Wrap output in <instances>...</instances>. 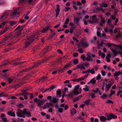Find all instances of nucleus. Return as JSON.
Here are the masks:
<instances>
[{"instance_id":"obj_1","label":"nucleus","mask_w":122,"mask_h":122,"mask_svg":"<svg viewBox=\"0 0 122 122\" xmlns=\"http://www.w3.org/2000/svg\"><path fill=\"white\" fill-rule=\"evenodd\" d=\"M24 26H21L20 29L19 31H17L15 35L10 34L8 36L6 37L3 39V42H5L6 41H8L15 38H18L20 34L21 31L24 28Z\"/></svg>"},{"instance_id":"obj_2","label":"nucleus","mask_w":122,"mask_h":122,"mask_svg":"<svg viewBox=\"0 0 122 122\" xmlns=\"http://www.w3.org/2000/svg\"><path fill=\"white\" fill-rule=\"evenodd\" d=\"M36 38L35 36H33L30 37L28 38L25 42V48H27L30 45L35 39H37L38 37Z\"/></svg>"},{"instance_id":"obj_3","label":"nucleus","mask_w":122,"mask_h":122,"mask_svg":"<svg viewBox=\"0 0 122 122\" xmlns=\"http://www.w3.org/2000/svg\"><path fill=\"white\" fill-rule=\"evenodd\" d=\"M80 87V85H77L76 86H75L74 90L73 92L71 93H70L68 94L69 97H70L71 98H73L74 95H77L81 93V92H78Z\"/></svg>"},{"instance_id":"obj_4","label":"nucleus","mask_w":122,"mask_h":122,"mask_svg":"<svg viewBox=\"0 0 122 122\" xmlns=\"http://www.w3.org/2000/svg\"><path fill=\"white\" fill-rule=\"evenodd\" d=\"M21 111V110L19 109L18 110L17 112H16L17 116L20 117H25V115Z\"/></svg>"},{"instance_id":"obj_5","label":"nucleus","mask_w":122,"mask_h":122,"mask_svg":"<svg viewBox=\"0 0 122 122\" xmlns=\"http://www.w3.org/2000/svg\"><path fill=\"white\" fill-rule=\"evenodd\" d=\"M109 117L107 116H106L107 117V120L109 121L112 119H115L117 118V116L111 113L109 115Z\"/></svg>"},{"instance_id":"obj_6","label":"nucleus","mask_w":122,"mask_h":122,"mask_svg":"<svg viewBox=\"0 0 122 122\" xmlns=\"http://www.w3.org/2000/svg\"><path fill=\"white\" fill-rule=\"evenodd\" d=\"M88 46V44L84 41H81L80 44L79 45L80 47H87Z\"/></svg>"},{"instance_id":"obj_7","label":"nucleus","mask_w":122,"mask_h":122,"mask_svg":"<svg viewBox=\"0 0 122 122\" xmlns=\"http://www.w3.org/2000/svg\"><path fill=\"white\" fill-rule=\"evenodd\" d=\"M121 51H117L116 50H115L114 51L112 52L113 54H114V57H115L117 56V54L120 55V54L121 53Z\"/></svg>"},{"instance_id":"obj_8","label":"nucleus","mask_w":122,"mask_h":122,"mask_svg":"<svg viewBox=\"0 0 122 122\" xmlns=\"http://www.w3.org/2000/svg\"><path fill=\"white\" fill-rule=\"evenodd\" d=\"M19 8H16L13 12L12 14L13 15H18L19 14L20 11Z\"/></svg>"},{"instance_id":"obj_9","label":"nucleus","mask_w":122,"mask_h":122,"mask_svg":"<svg viewBox=\"0 0 122 122\" xmlns=\"http://www.w3.org/2000/svg\"><path fill=\"white\" fill-rule=\"evenodd\" d=\"M62 93L61 91L59 89H58L56 91V97H60L61 96V94Z\"/></svg>"},{"instance_id":"obj_10","label":"nucleus","mask_w":122,"mask_h":122,"mask_svg":"<svg viewBox=\"0 0 122 122\" xmlns=\"http://www.w3.org/2000/svg\"><path fill=\"white\" fill-rule=\"evenodd\" d=\"M50 26L49 25L47 27L44 28H43L41 30V32L42 33H45L47 31L50 29Z\"/></svg>"},{"instance_id":"obj_11","label":"nucleus","mask_w":122,"mask_h":122,"mask_svg":"<svg viewBox=\"0 0 122 122\" xmlns=\"http://www.w3.org/2000/svg\"><path fill=\"white\" fill-rule=\"evenodd\" d=\"M7 14H5L0 17V21H1L4 20L6 18H7Z\"/></svg>"},{"instance_id":"obj_12","label":"nucleus","mask_w":122,"mask_h":122,"mask_svg":"<svg viewBox=\"0 0 122 122\" xmlns=\"http://www.w3.org/2000/svg\"><path fill=\"white\" fill-rule=\"evenodd\" d=\"M7 114L10 116L13 117L15 116V115L14 112H12V111H10L7 112Z\"/></svg>"},{"instance_id":"obj_13","label":"nucleus","mask_w":122,"mask_h":122,"mask_svg":"<svg viewBox=\"0 0 122 122\" xmlns=\"http://www.w3.org/2000/svg\"><path fill=\"white\" fill-rule=\"evenodd\" d=\"M59 101V99L58 98H57L56 97L53 98L52 100V102L54 103H56V102H58Z\"/></svg>"},{"instance_id":"obj_14","label":"nucleus","mask_w":122,"mask_h":122,"mask_svg":"<svg viewBox=\"0 0 122 122\" xmlns=\"http://www.w3.org/2000/svg\"><path fill=\"white\" fill-rule=\"evenodd\" d=\"M41 62H37L35 63L34 64V65L32 66L31 67V68H32V69L33 68L35 67L39 66Z\"/></svg>"},{"instance_id":"obj_15","label":"nucleus","mask_w":122,"mask_h":122,"mask_svg":"<svg viewBox=\"0 0 122 122\" xmlns=\"http://www.w3.org/2000/svg\"><path fill=\"white\" fill-rule=\"evenodd\" d=\"M76 113V110L74 108H73L72 110H71L70 111V113L72 116L75 115Z\"/></svg>"},{"instance_id":"obj_16","label":"nucleus","mask_w":122,"mask_h":122,"mask_svg":"<svg viewBox=\"0 0 122 122\" xmlns=\"http://www.w3.org/2000/svg\"><path fill=\"white\" fill-rule=\"evenodd\" d=\"M74 22L77 24L80 21V19L78 17H74Z\"/></svg>"},{"instance_id":"obj_17","label":"nucleus","mask_w":122,"mask_h":122,"mask_svg":"<svg viewBox=\"0 0 122 122\" xmlns=\"http://www.w3.org/2000/svg\"><path fill=\"white\" fill-rule=\"evenodd\" d=\"M112 46L117 47L118 48H119L122 51V46H118V45H116L115 44L112 43Z\"/></svg>"},{"instance_id":"obj_18","label":"nucleus","mask_w":122,"mask_h":122,"mask_svg":"<svg viewBox=\"0 0 122 122\" xmlns=\"http://www.w3.org/2000/svg\"><path fill=\"white\" fill-rule=\"evenodd\" d=\"M112 85V84L110 85V84H106V88L105 90H107V91H108L110 88L111 87V86Z\"/></svg>"},{"instance_id":"obj_19","label":"nucleus","mask_w":122,"mask_h":122,"mask_svg":"<svg viewBox=\"0 0 122 122\" xmlns=\"http://www.w3.org/2000/svg\"><path fill=\"white\" fill-rule=\"evenodd\" d=\"M100 120L101 121H105L107 120V119L104 116H101L100 117Z\"/></svg>"},{"instance_id":"obj_20","label":"nucleus","mask_w":122,"mask_h":122,"mask_svg":"<svg viewBox=\"0 0 122 122\" xmlns=\"http://www.w3.org/2000/svg\"><path fill=\"white\" fill-rule=\"evenodd\" d=\"M32 68L30 67L29 68L23 70L22 71L20 72L21 73H22L23 72H26L32 69Z\"/></svg>"},{"instance_id":"obj_21","label":"nucleus","mask_w":122,"mask_h":122,"mask_svg":"<svg viewBox=\"0 0 122 122\" xmlns=\"http://www.w3.org/2000/svg\"><path fill=\"white\" fill-rule=\"evenodd\" d=\"M10 64V62L8 60H7L4 62L3 63L2 65L4 66H6Z\"/></svg>"},{"instance_id":"obj_22","label":"nucleus","mask_w":122,"mask_h":122,"mask_svg":"<svg viewBox=\"0 0 122 122\" xmlns=\"http://www.w3.org/2000/svg\"><path fill=\"white\" fill-rule=\"evenodd\" d=\"M96 80L94 78H93L90 80V82L93 85L96 83Z\"/></svg>"},{"instance_id":"obj_23","label":"nucleus","mask_w":122,"mask_h":122,"mask_svg":"<svg viewBox=\"0 0 122 122\" xmlns=\"http://www.w3.org/2000/svg\"><path fill=\"white\" fill-rule=\"evenodd\" d=\"M121 74V71H118L117 72L116 71L114 74V76H119Z\"/></svg>"},{"instance_id":"obj_24","label":"nucleus","mask_w":122,"mask_h":122,"mask_svg":"<svg viewBox=\"0 0 122 122\" xmlns=\"http://www.w3.org/2000/svg\"><path fill=\"white\" fill-rule=\"evenodd\" d=\"M91 101V100L90 99H87L84 102V103L87 105H89Z\"/></svg>"},{"instance_id":"obj_25","label":"nucleus","mask_w":122,"mask_h":122,"mask_svg":"<svg viewBox=\"0 0 122 122\" xmlns=\"http://www.w3.org/2000/svg\"><path fill=\"white\" fill-rule=\"evenodd\" d=\"M5 24L6 22L5 21H4L1 23L0 24V28L4 27Z\"/></svg>"},{"instance_id":"obj_26","label":"nucleus","mask_w":122,"mask_h":122,"mask_svg":"<svg viewBox=\"0 0 122 122\" xmlns=\"http://www.w3.org/2000/svg\"><path fill=\"white\" fill-rule=\"evenodd\" d=\"M51 48V47L50 46H48V47L45 48L46 51H44L45 53H46V52L48 51H49Z\"/></svg>"},{"instance_id":"obj_27","label":"nucleus","mask_w":122,"mask_h":122,"mask_svg":"<svg viewBox=\"0 0 122 122\" xmlns=\"http://www.w3.org/2000/svg\"><path fill=\"white\" fill-rule=\"evenodd\" d=\"M7 30V28H5L3 30L0 31V36L3 34L4 32H6Z\"/></svg>"},{"instance_id":"obj_28","label":"nucleus","mask_w":122,"mask_h":122,"mask_svg":"<svg viewBox=\"0 0 122 122\" xmlns=\"http://www.w3.org/2000/svg\"><path fill=\"white\" fill-rule=\"evenodd\" d=\"M75 27L74 26H72L71 27L70 30V32L71 34L73 33V30L75 29Z\"/></svg>"},{"instance_id":"obj_29","label":"nucleus","mask_w":122,"mask_h":122,"mask_svg":"<svg viewBox=\"0 0 122 122\" xmlns=\"http://www.w3.org/2000/svg\"><path fill=\"white\" fill-rule=\"evenodd\" d=\"M22 112V113L24 114L25 115V116L26 115V114L27 113V112H28L27 111V109H24L23 111L21 110V111Z\"/></svg>"},{"instance_id":"obj_30","label":"nucleus","mask_w":122,"mask_h":122,"mask_svg":"<svg viewBox=\"0 0 122 122\" xmlns=\"http://www.w3.org/2000/svg\"><path fill=\"white\" fill-rule=\"evenodd\" d=\"M56 34V32H54L53 33V34L51 33L50 34V36L49 37V39H50L51 38H52L54 36H55Z\"/></svg>"},{"instance_id":"obj_31","label":"nucleus","mask_w":122,"mask_h":122,"mask_svg":"<svg viewBox=\"0 0 122 122\" xmlns=\"http://www.w3.org/2000/svg\"><path fill=\"white\" fill-rule=\"evenodd\" d=\"M107 94L106 93H104L101 96V97L102 99H104L107 97Z\"/></svg>"},{"instance_id":"obj_32","label":"nucleus","mask_w":122,"mask_h":122,"mask_svg":"<svg viewBox=\"0 0 122 122\" xmlns=\"http://www.w3.org/2000/svg\"><path fill=\"white\" fill-rule=\"evenodd\" d=\"M7 96V95L4 92H2L0 93V97H2L3 96L6 97Z\"/></svg>"},{"instance_id":"obj_33","label":"nucleus","mask_w":122,"mask_h":122,"mask_svg":"<svg viewBox=\"0 0 122 122\" xmlns=\"http://www.w3.org/2000/svg\"><path fill=\"white\" fill-rule=\"evenodd\" d=\"M112 20L111 19H109L107 20V23L109 25H110L111 24Z\"/></svg>"},{"instance_id":"obj_34","label":"nucleus","mask_w":122,"mask_h":122,"mask_svg":"<svg viewBox=\"0 0 122 122\" xmlns=\"http://www.w3.org/2000/svg\"><path fill=\"white\" fill-rule=\"evenodd\" d=\"M90 73L92 74H95V72L94 71V69L93 68H92L90 70Z\"/></svg>"},{"instance_id":"obj_35","label":"nucleus","mask_w":122,"mask_h":122,"mask_svg":"<svg viewBox=\"0 0 122 122\" xmlns=\"http://www.w3.org/2000/svg\"><path fill=\"white\" fill-rule=\"evenodd\" d=\"M70 20V19L69 18H67L65 21L64 24L66 25H67L68 24Z\"/></svg>"},{"instance_id":"obj_36","label":"nucleus","mask_w":122,"mask_h":122,"mask_svg":"<svg viewBox=\"0 0 122 122\" xmlns=\"http://www.w3.org/2000/svg\"><path fill=\"white\" fill-rule=\"evenodd\" d=\"M16 22L15 21H11L10 22V25H16Z\"/></svg>"},{"instance_id":"obj_37","label":"nucleus","mask_w":122,"mask_h":122,"mask_svg":"<svg viewBox=\"0 0 122 122\" xmlns=\"http://www.w3.org/2000/svg\"><path fill=\"white\" fill-rule=\"evenodd\" d=\"M71 8L68 7H65L64 10L65 12H66L69 10Z\"/></svg>"},{"instance_id":"obj_38","label":"nucleus","mask_w":122,"mask_h":122,"mask_svg":"<svg viewBox=\"0 0 122 122\" xmlns=\"http://www.w3.org/2000/svg\"><path fill=\"white\" fill-rule=\"evenodd\" d=\"M101 75L99 73L96 77V79L97 80H99L101 79Z\"/></svg>"},{"instance_id":"obj_39","label":"nucleus","mask_w":122,"mask_h":122,"mask_svg":"<svg viewBox=\"0 0 122 122\" xmlns=\"http://www.w3.org/2000/svg\"><path fill=\"white\" fill-rule=\"evenodd\" d=\"M26 114V117H29L31 116V114L30 112H28Z\"/></svg>"},{"instance_id":"obj_40","label":"nucleus","mask_w":122,"mask_h":122,"mask_svg":"<svg viewBox=\"0 0 122 122\" xmlns=\"http://www.w3.org/2000/svg\"><path fill=\"white\" fill-rule=\"evenodd\" d=\"M99 88H96V90H93L92 92L94 93H97L99 92Z\"/></svg>"},{"instance_id":"obj_41","label":"nucleus","mask_w":122,"mask_h":122,"mask_svg":"<svg viewBox=\"0 0 122 122\" xmlns=\"http://www.w3.org/2000/svg\"><path fill=\"white\" fill-rule=\"evenodd\" d=\"M8 82L9 83H10L13 81V80L10 78H9L8 79Z\"/></svg>"},{"instance_id":"obj_42","label":"nucleus","mask_w":122,"mask_h":122,"mask_svg":"<svg viewBox=\"0 0 122 122\" xmlns=\"http://www.w3.org/2000/svg\"><path fill=\"white\" fill-rule=\"evenodd\" d=\"M57 8L56 9V11H59L60 10V9L59 8L60 6L59 5H56Z\"/></svg>"},{"instance_id":"obj_43","label":"nucleus","mask_w":122,"mask_h":122,"mask_svg":"<svg viewBox=\"0 0 122 122\" xmlns=\"http://www.w3.org/2000/svg\"><path fill=\"white\" fill-rule=\"evenodd\" d=\"M73 62L74 63V64L75 65L77 64L78 63V61L77 59H75L74 60Z\"/></svg>"},{"instance_id":"obj_44","label":"nucleus","mask_w":122,"mask_h":122,"mask_svg":"<svg viewBox=\"0 0 122 122\" xmlns=\"http://www.w3.org/2000/svg\"><path fill=\"white\" fill-rule=\"evenodd\" d=\"M106 103H111L112 104H113V102L110 100H108L106 102Z\"/></svg>"},{"instance_id":"obj_45","label":"nucleus","mask_w":122,"mask_h":122,"mask_svg":"<svg viewBox=\"0 0 122 122\" xmlns=\"http://www.w3.org/2000/svg\"><path fill=\"white\" fill-rule=\"evenodd\" d=\"M110 17L112 20H116V17L114 15H111Z\"/></svg>"},{"instance_id":"obj_46","label":"nucleus","mask_w":122,"mask_h":122,"mask_svg":"<svg viewBox=\"0 0 122 122\" xmlns=\"http://www.w3.org/2000/svg\"><path fill=\"white\" fill-rule=\"evenodd\" d=\"M97 36L99 37H102L101 35V33L98 31H97Z\"/></svg>"},{"instance_id":"obj_47","label":"nucleus","mask_w":122,"mask_h":122,"mask_svg":"<svg viewBox=\"0 0 122 122\" xmlns=\"http://www.w3.org/2000/svg\"><path fill=\"white\" fill-rule=\"evenodd\" d=\"M111 92L110 94L109 95V96H111L112 95H113L116 92L115 91H114L113 92L112 91V90H111Z\"/></svg>"},{"instance_id":"obj_48","label":"nucleus","mask_w":122,"mask_h":122,"mask_svg":"<svg viewBox=\"0 0 122 122\" xmlns=\"http://www.w3.org/2000/svg\"><path fill=\"white\" fill-rule=\"evenodd\" d=\"M79 78L74 79L71 80L73 81H79Z\"/></svg>"},{"instance_id":"obj_49","label":"nucleus","mask_w":122,"mask_h":122,"mask_svg":"<svg viewBox=\"0 0 122 122\" xmlns=\"http://www.w3.org/2000/svg\"><path fill=\"white\" fill-rule=\"evenodd\" d=\"M81 58H82L83 59V61H84L86 60V58L85 56V55L84 54L82 55L81 56Z\"/></svg>"},{"instance_id":"obj_50","label":"nucleus","mask_w":122,"mask_h":122,"mask_svg":"<svg viewBox=\"0 0 122 122\" xmlns=\"http://www.w3.org/2000/svg\"><path fill=\"white\" fill-rule=\"evenodd\" d=\"M78 51L80 53H83L84 52L83 49L81 48L79 49Z\"/></svg>"},{"instance_id":"obj_51","label":"nucleus","mask_w":122,"mask_h":122,"mask_svg":"<svg viewBox=\"0 0 122 122\" xmlns=\"http://www.w3.org/2000/svg\"><path fill=\"white\" fill-rule=\"evenodd\" d=\"M84 63H83L82 64V66L81 67V70H82V69L85 70V67L84 66Z\"/></svg>"},{"instance_id":"obj_52","label":"nucleus","mask_w":122,"mask_h":122,"mask_svg":"<svg viewBox=\"0 0 122 122\" xmlns=\"http://www.w3.org/2000/svg\"><path fill=\"white\" fill-rule=\"evenodd\" d=\"M91 56H88L86 59V60L87 61H89L91 60Z\"/></svg>"},{"instance_id":"obj_53","label":"nucleus","mask_w":122,"mask_h":122,"mask_svg":"<svg viewBox=\"0 0 122 122\" xmlns=\"http://www.w3.org/2000/svg\"><path fill=\"white\" fill-rule=\"evenodd\" d=\"M63 109L61 108H59L58 110V111L60 113H62L63 112Z\"/></svg>"},{"instance_id":"obj_54","label":"nucleus","mask_w":122,"mask_h":122,"mask_svg":"<svg viewBox=\"0 0 122 122\" xmlns=\"http://www.w3.org/2000/svg\"><path fill=\"white\" fill-rule=\"evenodd\" d=\"M115 36L117 38H121L122 37V35L121 34L116 35H115Z\"/></svg>"},{"instance_id":"obj_55","label":"nucleus","mask_w":122,"mask_h":122,"mask_svg":"<svg viewBox=\"0 0 122 122\" xmlns=\"http://www.w3.org/2000/svg\"><path fill=\"white\" fill-rule=\"evenodd\" d=\"M47 77L46 76H43L41 78V80H42L43 81L47 79Z\"/></svg>"},{"instance_id":"obj_56","label":"nucleus","mask_w":122,"mask_h":122,"mask_svg":"<svg viewBox=\"0 0 122 122\" xmlns=\"http://www.w3.org/2000/svg\"><path fill=\"white\" fill-rule=\"evenodd\" d=\"M83 90L86 92L89 91V89L88 87L84 88L83 89Z\"/></svg>"},{"instance_id":"obj_57","label":"nucleus","mask_w":122,"mask_h":122,"mask_svg":"<svg viewBox=\"0 0 122 122\" xmlns=\"http://www.w3.org/2000/svg\"><path fill=\"white\" fill-rule=\"evenodd\" d=\"M14 65H18L20 64H21V62H14L13 63Z\"/></svg>"},{"instance_id":"obj_58","label":"nucleus","mask_w":122,"mask_h":122,"mask_svg":"<svg viewBox=\"0 0 122 122\" xmlns=\"http://www.w3.org/2000/svg\"><path fill=\"white\" fill-rule=\"evenodd\" d=\"M5 109L4 107H0V110L2 112H4Z\"/></svg>"},{"instance_id":"obj_59","label":"nucleus","mask_w":122,"mask_h":122,"mask_svg":"<svg viewBox=\"0 0 122 122\" xmlns=\"http://www.w3.org/2000/svg\"><path fill=\"white\" fill-rule=\"evenodd\" d=\"M18 107L20 108L23 107L24 106L21 103H20L18 105Z\"/></svg>"},{"instance_id":"obj_60","label":"nucleus","mask_w":122,"mask_h":122,"mask_svg":"<svg viewBox=\"0 0 122 122\" xmlns=\"http://www.w3.org/2000/svg\"><path fill=\"white\" fill-rule=\"evenodd\" d=\"M79 99V97H76L73 100L74 102H75L78 101Z\"/></svg>"},{"instance_id":"obj_61","label":"nucleus","mask_w":122,"mask_h":122,"mask_svg":"<svg viewBox=\"0 0 122 122\" xmlns=\"http://www.w3.org/2000/svg\"><path fill=\"white\" fill-rule=\"evenodd\" d=\"M101 72L102 75L103 76H105L106 75L105 71H104L102 70Z\"/></svg>"},{"instance_id":"obj_62","label":"nucleus","mask_w":122,"mask_h":122,"mask_svg":"<svg viewBox=\"0 0 122 122\" xmlns=\"http://www.w3.org/2000/svg\"><path fill=\"white\" fill-rule=\"evenodd\" d=\"M14 87H15L18 88L20 86V85L19 84H16L14 85Z\"/></svg>"},{"instance_id":"obj_63","label":"nucleus","mask_w":122,"mask_h":122,"mask_svg":"<svg viewBox=\"0 0 122 122\" xmlns=\"http://www.w3.org/2000/svg\"><path fill=\"white\" fill-rule=\"evenodd\" d=\"M108 30V31H109V32H110L111 34H112L113 31L112 29H109Z\"/></svg>"},{"instance_id":"obj_64","label":"nucleus","mask_w":122,"mask_h":122,"mask_svg":"<svg viewBox=\"0 0 122 122\" xmlns=\"http://www.w3.org/2000/svg\"><path fill=\"white\" fill-rule=\"evenodd\" d=\"M101 56L102 58H104L105 56V54L104 53H102L101 54Z\"/></svg>"}]
</instances>
